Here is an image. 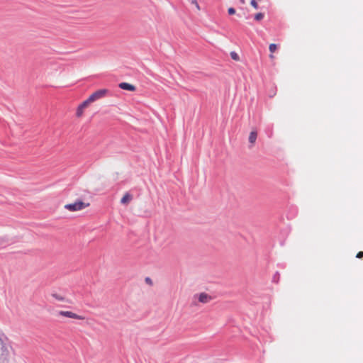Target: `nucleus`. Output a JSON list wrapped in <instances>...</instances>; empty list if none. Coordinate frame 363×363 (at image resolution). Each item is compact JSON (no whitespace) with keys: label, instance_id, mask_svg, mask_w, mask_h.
<instances>
[{"label":"nucleus","instance_id":"obj_8","mask_svg":"<svg viewBox=\"0 0 363 363\" xmlns=\"http://www.w3.org/2000/svg\"><path fill=\"white\" fill-rule=\"evenodd\" d=\"M133 199V196L129 193H126L121 200L122 204H128Z\"/></svg>","mask_w":363,"mask_h":363},{"label":"nucleus","instance_id":"obj_10","mask_svg":"<svg viewBox=\"0 0 363 363\" xmlns=\"http://www.w3.org/2000/svg\"><path fill=\"white\" fill-rule=\"evenodd\" d=\"M279 279L280 274L278 272H277L272 277V281L277 284L279 281Z\"/></svg>","mask_w":363,"mask_h":363},{"label":"nucleus","instance_id":"obj_11","mask_svg":"<svg viewBox=\"0 0 363 363\" xmlns=\"http://www.w3.org/2000/svg\"><path fill=\"white\" fill-rule=\"evenodd\" d=\"M264 13H257L255 15V20L259 21L264 18Z\"/></svg>","mask_w":363,"mask_h":363},{"label":"nucleus","instance_id":"obj_6","mask_svg":"<svg viewBox=\"0 0 363 363\" xmlns=\"http://www.w3.org/2000/svg\"><path fill=\"white\" fill-rule=\"evenodd\" d=\"M119 87L123 90H128V91H134L135 90V86H133L130 84L126 83V82L120 83Z\"/></svg>","mask_w":363,"mask_h":363},{"label":"nucleus","instance_id":"obj_4","mask_svg":"<svg viewBox=\"0 0 363 363\" xmlns=\"http://www.w3.org/2000/svg\"><path fill=\"white\" fill-rule=\"evenodd\" d=\"M58 314L60 315H62V316H65V317H67V318H74V319H77V320H84V318L81 316V315H79L72 311H60L58 312Z\"/></svg>","mask_w":363,"mask_h":363},{"label":"nucleus","instance_id":"obj_13","mask_svg":"<svg viewBox=\"0 0 363 363\" xmlns=\"http://www.w3.org/2000/svg\"><path fill=\"white\" fill-rule=\"evenodd\" d=\"M277 48V45L274 43L269 45V49L271 52H274Z\"/></svg>","mask_w":363,"mask_h":363},{"label":"nucleus","instance_id":"obj_20","mask_svg":"<svg viewBox=\"0 0 363 363\" xmlns=\"http://www.w3.org/2000/svg\"><path fill=\"white\" fill-rule=\"evenodd\" d=\"M242 4H245V0H240Z\"/></svg>","mask_w":363,"mask_h":363},{"label":"nucleus","instance_id":"obj_14","mask_svg":"<svg viewBox=\"0 0 363 363\" xmlns=\"http://www.w3.org/2000/svg\"><path fill=\"white\" fill-rule=\"evenodd\" d=\"M52 297H54L55 299H57L58 301H62L65 300V298L59 294H52Z\"/></svg>","mask_w":363,"mask_h":363},{"label":"nucleus","instance_id":"obj_15","mask_svg":"<svg viewBox=\"0 0 363 363\" xmlns=\"http://www.w3.org/2000/svg\"><path fill=\"white\" fill-rule=\"evenodd\" d=\"M250 4L252 6H253L255 9H257L259 8L257 0H251Z\"/></svg>","mask_w":363,"mask_h":363},{"label":"nucleus","instance_id":"obj_17","mask_svg":"<svg viewBox=\"0 0 363 363\" xmlns=\"http://www.w3.org/2000/svg\"><path fill=\"white\" fill-rule=\"evenodd\" d=\"M189 1H190V2H191L192 4H194V5L196 6V8H197L198 9H200V8H199V4H198V2H197V0H189Z\"/></svg>","mask_w":363,"mask_h":363},{"label":"nucleus","instance_id":"obj_5","mask_svg":"<svg viewBox=\"0 0 363 363\" xmlns=\"http://www.w3.org/2000/svg\"><path fill=\"white\" fill-rule=\"evenodd\" d=\"M90 104V103L88 101V100H85L84 101H83L77 108V116L78 117L81 116L83 113V111L85 108H86Z\"/></svg>","mask_w":363,"mask_h":363},{"label":"nucleus","instance_id":"obj_18","mask_svg":"<svg viewBox=\"0 0 363 363\" xmlns=\"http://www.w3.org/2000/svg\"><path fill=\"white\" fill-rule=\"evenodd\" d=\"M145 282L150 285H152V281L150 277L145 278Z\"/></svg>","mask_w":363,"mask_h":363},{"label":"nucleus","instance_id":"obj_1","mask_svg":"<svg viewBox=\"0 0 363 363\" xmlns=\"http://www.w3.org/2000/svg\"><path fill=\"white\" fill-rule=\"evenodd\" d=\"M9 339L4 335L0 334V363H9Z\"/></svg>","mask_w":363,"mask_h":363},{"label":"nucleus","instance_id":"obj_12","mask_svg":"<svg viewBox=\"0 0 363 363\" xmlns=\"http://www.w3.org/2000/svg\"><path fill=\"white\" fill-rule=\"evenodd\" d=\"M230 57L233 60H239L240 57H239V55H238V53H236L235 52L233 51L230 52Z\"/></svg>","mask_w":363,"mask_h":363},{"label":"nucleus","instance_id":"obj_9","mask_svg":"<svg viewBox=\"0 0 363 363\" xmlns=\"http://www.w3.org/2000/svg\"><path fill=\"white\" fill-rule=\"evenodd\" d=\"M257 133L255 130H252L250 132L249 135V142L251 144H254L257 140Z\"/></svg>","mask_w":363,"mask_h":363},{"label":"nucleus","instance_id":"obj_19","mask_svg":"<svg viewBox=\"0 0 363 363\" xmlns=\"http://www.w3.org/2000/svg\"><path fill=\"white\" fill-rule=\"evenodd\" d=\"M356 257L357 258H359V259H361L363 257V251H360L359 252L357 255H356Z\"/></svg>","mask_w":363,"mask_h":363},{"label":"nucleus","instance_id":"obj_7","mask_svg":"<svg viewBox=\"0 0 363 363\" xmlns=\"http://www.w3.org/2000/svg\"><path fill=\"white\" fill-rule=\"evenodd\" d=\"M198 298L199 302L203 303H208L210 300H211V297L206 293H201L199 294Z\"/></svg>","mask_w":363,"mask_h":363},{"label":"nucleus","instance_id":"obj_16","mask_svg":"<svg viewBox=\"0 0 363 363\" xmlns=\"http://www.w3.org/2000/svg\"><path fill=\"white\" fill-rule=\"evenodd\" d=\"M228 13L229 15H233L235 13V9L233 7H230L228 9Z\"/></svg>","mask_w":363,"mask_h":363},{"label":"nucleus","instance_id":"obj_3","mask_svg":"<svg viewBox=\"0 0 363 363\" xmlns=\"http://www.w3.org/2000/svg\"><path fill=\"white\" fill-rule=\"evenodd\" d=\"M89 203H85L82 201H77L73 203L65 205V208L70 211H80L87 207Z\"/></svg>","mask_w":363,"mask_h":363},{"label":"nucleus","instance_id":"obj_2","mask_svg":"<svg viewBox=\"0 0 363 363\" xmlns=\"http://www.w3.org/2000/svg\"><path fill=\"white\" fill-rule=\"evenodd\" d=\"M109 93L110 91L107 89H99L94 92L92 94H91L89 97L87 99V100L91 104L97 100L106 97Z\"/></svg>","mask_w":363,"mask_h":363}]
</instances>
